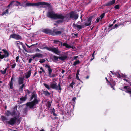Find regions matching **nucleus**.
<instances>
[{"mask_svg":"<svg viewBox=\"0 0 131 131\" xmlns=\"http://www.w3.org/2000/svg\"><path fill=\"white\" fill-rule=\"evenodd\" d=\"M47 16L49 18L54 19H60L56 21L58 24L62 23L65 20L69 19L67 18L66 16H64L62 14H56L52 11L48 12L47 14Z\"/></svg>","mask_w":131,"mask_h":131,"instance_id":"obj_1","label":"nucleus"},{"mask_svg":"<svg viewBox=\"0 0 131 131\" xmlns=\"http://www.w3.org/2000/svg\"><path fill=\"white\" fill-rule=\"evenodd\" d=\"M38 46V47L40 49H45L49 51H51L58 55H60V51L59 50L58 48H55L51 47H48L47 46L44 47L43 46L40 45H39Z\"/></svg>","mask_w":131,"mask_h":131,"instance_id":"obj_2","label":"nucleus"},{"mask_svg":"<svg viewBox=\"0 0 131 131\" xmlns=\"http://www.w3.org/2000/svg\"><path fill=\"white\" fill-rule=\"evenodd\" d=\"M31 100H33L32 102L27 103L26 105L30 108H32L34 107L36 104H38V101L37 99V95L36 94H34L31 96Z\"/></svg>","mask_w":131,"mask_h":131,"instance_id":"obj_3","label":"nucleus"},{"mask_svg":"<svg viewBox=\"0 0 131 131\" xmlns=\"http://www.w3.org/2000/svg\"><path fill=\"white\" fill-rule=\"evenodd\" d=\"M44 5L48 6L50 5L49 3L45 2H39L36 3H30L28 2L26 3V7L27 6H36L37 7L40 6V7H42L41 6Z\"/></svg>","mask_w":131,"mask_h":131,"instance_id":"obj_4","label":"nucleus"},{"mask_svg":"<svg viewBox=\"0 0 131 131\" xmlns=\"http://www.w3.org/2000/svg\"><path fill=\"white\" fill-rule=\"evenodd\" d=\"M66 16L67 18L69 19V20H65L66 21H68L70 19V18H74L75 19H77L78 17V15L76 13H75L73 12H71L69 14V15H67L66 16Z\"/></svg>","mask_w":131,"mask_h":131,"instance_id":"obj_5","label":"nucleus"},{"mask_svg":"<svg viewBox=\"0 0 131 131\" xmlns=\"http://www.w3.org/2000/svg\"><path fill=\"white\" fill-rule=\"evenodd\" d=\"M57 84V83L56 82H53L50 84V87L52 89H54L57 90H60L59 93H60L61 88L60 83H59L58 85Z\"/></svg>","mask_w":131,"mask_h":131,"instance_id":"obj_6","label":"nucleus"},{"mask_svg":"<svg viewBox=\"0 0 131 131\" xmlns=\"http://www.w3.org/2000/svg\"><path fill=\"white\" fill-rule=\"evenodd\" d=\"M45 66L46 68L48 69V76L50 77H54L56 76L54 74H51V73L52 72V70L49 65L47 64H46L45 65Z\"/></svg>","mask_w":131,"mask_h":131,"instance_id":"obj_7","label":"nucleus"},{"mask_svg":"<svg viewBox=\"0 0 131 131\" xmlns=\"http://www.w3.org/2000/svg\"><path fill=\"white\" fill-rule=\"evenodd\" d=\"M16 118H11L9 121L7 122V124L10 125H13L16 123Z\"/></svg>","mask_w":131,"mask_h":131,"instance_id":"obj_8","label":"nucleus"},{"mask_svg":"<svg viewBox=\"0 0 131 131\" xmlns=\"http://www.w3.org/2000/svg\"><path fill=\"white\" fill-rule=\"evenodd\" d=\"M64 30L63 28H61L60 29V31H52V35H60L64 31Z\"/></svg>","mask_w":131,"mask_h":131,"instance_id":"obj_9","label":"nucleus"},{"mask_svg":"<svg viewBox=\"0 0 131 131\" xmlns=\"http://www.w3.org/2000/svg\"><path fill=\"white\" fill-rule=\"evenodd\" d=\"M11 38H14L17 40H18L21 38V36L19 35H17L15 34H12L10 35L9 39Z\"/></svg>","mask_w":131,"mask_h":131,"instance_id":"obj_10","label":"nucleus"},{"mask_svg":"<svg viewBox=\"0 0 131 131\" xmlns=\"http://www.w3.org/2000/svg\"><path fill=\"white\" fill-rule=\"evenodd\" d=\"M5 114L7 116H9L10 115L14 116L15 115V111L12 112L7 110L5 113Z\"/></svg>","mask_w":131,"mask_h":131,"instance_id":"obj_11","label":"nucleus"},{"mask_svg":"<svg viewBox=\"0 0 131 131\" xmlns=\"http://www.w3.org/2000/svg\"><path fill=\"white\" fill-rule=\"evenodd\" d=\"M73 26L75 29H78L79 30L85 27V26L83 25V24H82L81 25L73 24Z\"/></svg>","mask_w":131,"mask_h":131,"instance_id":"obj_12","label":"nucleus"},{"mask_svg":"<svg viewBox=\"0 0 131 131\" xmlns=\"http://www.w3.org/2000/svg\"><path fill=\"white\" fill-rule=\"evenodd\" d=\"M3 51L4 54L3 55H2L1 54H0V58L1 59H3L4 57H7L9 56V53L6 50H5L3 49Z\"/></svg>","mask_w":131,"mask_h":131,"instance_id":"obj_13","label":"nucleus"},{"mask_svg":"<svg viewBox=\"0 0 131 131\" xmlns=\"http://www.w3.org/2000/svg\"><path fill=\"white\" fill-rule=\"evenodd\" d=\"M92 21V18H89L87 20L84 22V24L85 27L86 26L90 25H91V22Z\"/></svg>","mask_w":131,"mask_h":131,"instance_id":"obj_14","label":"nucleus"},{"mask_svg":"<svg viewBox=\"0 0 131 131\" xmlns=\"http://www.w3.org/2000/svg\"><path fill=\"white\" fill-rule=\"evenodd\" d=\"M15 2L17 3L18 4H14V5H15L16 6H18L19 5H20V6H23V7H26V4L25 5V4L26 3V1H24L21 3H20L18 1H16Z\"/></svg>","mask_w":131,"mask_h":131,"instance_id":"obj_15","label":"nucleus"},{"mask_svg":"<svg viewBox=\"0 0 131 131\" xmlns=\"http://www.w3.org/2000/svg\"><path fill=\"white\" fill-rule=\"evenodd\" d=\"M42 32L46 34H49L50 35H52V31L48 29H44L42 30Z\"/></svg>","mask_w":131,"mask_h":131,"instance_id":"obj_16","label":"nucleus"},{"mask_svg":"<svg viewBox=\"0 0 131 131\" xmlns=\"http://www.w3.org/2000/svg\"><path fill=\"white\" fill-rule=\"evenodd\" d=\"M32 56V57L33 59H34L36 57H42L43 56V54L40 53H37L33 55Z\"/></svg>","mask_w":131,"mask_h":131,"instance_id":"obj_17","label":"nucleus"},{"mask_svg":"<svg viewBox=\"0 0 131 131\" xmlns=\"http://www.w3.org/2000/svg\"><path fill=\"white\" fill-rule=\"evenodd\" d=\"M14 78V75H13L10 81L9 82V87L11 89H13V80Z\"/></svg>","mask_w":131,"mask_h":131,"instance_id":"obj_18","label":"nucleus"},{"mask_svg":"<svg viewBox=\"0 0 131 131\" xmlns=\"http://www.w3.org/2000/svg\"><path fill=\"white\" fill-rule=\"evenodd\" d=\"M124 89H126L125 91L126 92L130 94H131V89L129 86H125L124 87Z\"/></svg>","mask_w":131,"mask_h":131,"instance_id":"obj_19","label":"nucleus"},{"mask_svg":"<svg viewBox=\"0 0 131 131\" xmlns=\"http://www.w3.org/2000/svg\"><path fill=\"white\" fill-rule=\"evenodd\" d=\"M18 82L19 85L23 84L24 78L22 77H19L18 79Z\"/></svg>","mask_w":131,"mask_h":131,"instance_id":"obj_20","label":"nucleus"},{"mask_svg":"<svg viewBox=\"0 0 131 131\" xmlns=\"http://www.w3.org/2000/svg\"><path fill=\"white\" fill-rule=\"evenodd\" d=\"M115 0H113L112 1H110L105 4V6H110L114 4L115 2Z\"/></svg>","mask_w":131,"mask_h":131,"instance_id":"obj_21","label":"nucleus"},{"mask_svg":"<svg viewBox=\"0 0 131 131\" xmlns=\"http://www.w3.org/2000/svg\"><path fill=\"white\" fill-rule=\"evenodd\" d=\"M105 13H103L100 17H98L96 19V22H98L99 21L101 20L104 17Z\"/></svg>","mask_w":131,"mask_h":131,"instance_id":"obj_22","label":"nucleus"},{"mask_svg":"<svg viewBox=\"0 0 131 131\" xmlns=\"http://www.w3.org/2000/svg\"><path fill=\"white\" fill-rule=\"evenodd\" d=\"M1 118L4 123H6L7 124V122L8 121H7V118L5 116H1Z\"/></svg>","mask_w":131,"mask_h":131,"instance_id":"obj_23","label":"nucleus"},{"mask_svg":"<svg viewBox=\"0 0 131 131\" xmlns=\"http://www.w3.org/2000/svg\"><path fill=\"white\" fill-rule=\"evenodd\" d=\"M31 73V71L30 70L26 73L25 76L26 78H28L30 77Z\"/></svg>","mask_w":131,"mask_h":131,"instance_id":"obj_24","label":"nucleus"},{"mask_svg":"<svg viewBox=\"0 0 131 131\" xmlns=\"http://www.w3.org/2000/svg\"><path fill=\"white\" fill-rule=\"evenodd\" d=\"M58 59H59V57L54 56H53L52 60L54 62H56L58 61Z\"/></svg>","mask_w":131,"mask_h":131,"instance_id":"obj_25","label":"nucleus"},{"mask_svg":"<svg viewBox=\"0 0 131 131\" xmlns=\"http://www.w3.org/2000/svg\"><path fill=\"white\" fill-rule=\"evenodd\" d=\"M67 58V56H63L61 57H59V59L62 61H63L66 60Z\"/></svg>","mask_w":131,"mask_h":131,"instance_id":"obj_26","label":"nucleus"},{"mask_svg":"<svg viewBox=\"0 0 131 131\" xmlns=\"http://www.w3.org/2000/svg\"><path fill=\"white\" fill-rule=\"evenodd\" d=\"M43 93L46 96H48L50 94L48 91H43Z\"/></svg>","mask_w":131,"mask_h":131,"instance_id":"obj_27","label":"nucleus"},{"mask_svg":"<svg viewBox=\"0 0 131 131\" xmlns=\"http://www.w3.org/2000/svg\"><path fill=\"white\" fill-rule=\"evenodd\" d=\"M24 86L25 84H22L21 86H19V91L21 92H22L23 91V88L24 87Z\"/></svg>","mask_w":131,"mask_h":131,"instance_id":"obj_28","label":"nucleus"},{"mask_svg":"<svg viewBox=\"0 0 131 131\" xmlns=\"http://www.w3.org/2000/svg\"><path fill=\"white\" fill-rule=\"evenodd\" d=\"M80 63V62L79 60H77L75 61L74 62L73 64L74 66H75L79 64Z\"/></svg>","mask_w":131,"mask_h":131,"instance_id":"obj_29","label":"nucleus"},{"mask_svg":"<svg viewBox=\"0 0 131 131\" xmlns=\"http://www.w3.org/2000/svg\"><path fill=\"white\" fill-rule=\"evenodd\" d=\"M51 101H49L47 102V106L48 108L50 107L51 106Z\"/></svg>","mask_w":131,"mask_h":131,"instance_id":"obj_30","label":"nucleus"},{"mask_svg":"<svg viewBox=\"0 0 131 131\" xmlns=\"http://www.w3.org/2000/svg\"><path fill=\"white\" fill-rule=\"evenodd\" d=\"M62 45L63 46H65L67 48H69L70 47V45L68 44L67 43H63Z\"/></svg>","mask_w":131,"mask_h":131,"instance_id":"obj_31","label":"nucleus"},{"mask_svg":"<svg viewBox=\"0 0 131 131\" xmlns=\"http://www.w3.org/2000/svg\"><path fill=\"white\" fill-rule=\"evenodd\" d=\"M43 84L46 88H47L48 90L50 89V86L49 85L45 83H43Z\"/></svg>","mask_w":131,"mask_h":131,"instance_id":"obj_32","label":"nucleus"},{"mask_svg":"<svg viewBox=\"0 0 131 131\" xmlns=\"http://www.w3.org/2000/svg\"><path fill=\"white\" fill-rule=\"evenodd\" d=\"M113 74H118V75H119V77L120 78H121V76L120 75L119 73L118 72H116L115 73H114L112 71H110Z\"/></svg>","mask_w":131,"mask_h":131,"instance_id":"obj_33","label":"nucleus"},{"mask_svg":"<svg viewBox=\"0 0 131 131\" xmlns=\"http://www.w3.org/2000/svg\"><path fill=\"white\" fill-rule=\"evenodd\" d=\"M8 9H6L5 11H4L2 14V15H4L6 14H7L8 13Z\"/></svg>","mask_w":131,"mask_h":131,"instance_id":"obj_34","label":"nucleus"},{"mask_svg":"<svg viewBox=\"0 0 131 131\" xmlns=\"http://www.w3.org/2000/svg\"><path fill=\"white\" fill-rule=\"evenodd\" d=\"M15 2V1H12L11 3L9 4L7 6V7H9L10 6L12 5H13V4Z\"/></svg>","mask_w":131,"mask_h":131,"instance_id":"obj_35","label":"nucleus"},{"mask_svg":"<svg viewBox=\"0 0 131 131\" xmlns=\"http://www.w3.org/2000/svg\"><path fill=\"white\" fill-rule=\"evenodd\" d=\"M7 70V68H6L5 69L4 71L1 70V72L3 74H4L6 73Z\"/></svg>","mask_w":131,"mask_h":131,"instance_id":"obj_36","label":"nucleus"},{"mask_svg":"<svg viewBox=\"0 0 131 131\" xmlns=\"http://www.w3.org/2000/svg\"><path fill=\"white\" fill-rule=\"evenodd\" d=\"M46 61V60L44 59H42L40 60L39 62L40 63H42Z\"/></svg>","mask_w":131,"mask_h":131,"instance_id":"obj_37","label":"nucleus"},{"mask_svg":"<svg viewBox=\"0 0 131 131\" xmlns=\"http://www.w3.org/2000/svg\"><path fill=\"white\" fill-rule=\"evenodd\" d=\"M26 98L25 97H21L20 98V101H22V102H24V101H25L26 100Z\"/></svg>","mask_w":131,"mask_h":131,"instance_id":"obj_38","label":"nucleus"},{"mask_svg":"<svg viewBox=\"0 0 131 131\" xmlns=\"http://www.w3.org/2000/svg\"><path fill=\"white\" fill-rule=\"evenodd\" d=\"M74 84L75 83L74 82H72L70 84V86L72 88H73V85H74Z\"/></svg>","mask_w":131,"mask_h":131,"instance_id":"obj_39","label":"nucleus"},{"mask_svg":"<svg viewBox=\"0 0 131 131\" xmlns=\"http://www.w3.org/2000/svg\"><path fill=\"white\" fill-rule=\"evenodd\" d=\"M16 64L15 63H14V64L11 65V67L13 69L15 68L16 66Z\"/></svg>","mask_w":131,"mask_h":131,"instance_id":"obj_40","label":"nucleus"},{"mask_svg":"<svg viewBox=\"0 0 131 131\" xmlns=\"http://www.w3.org/2000/svg\"><path fill=\"white\" fill-rule=\"evenodd\" d=\"M59 42H60V41L59 40H53V43H57Z\"/></svg>","mask_w":131,"mask_h":131,"instance_id":"obj_41","label":"nucleus"},{"mask_svg":"<svg viewBox=\"0 0 131 131\" xmlns=\"http://www.w3.org/2000/svg\"><path fill=\"white\" fill-rule=\"evenodd\" d=\"M114 8L116 9H118L119 8V6L118 5H116L114 7Z\"/></svg>","mask_w":131,"mask_h":131,"instance_id":"obj_42","label":"nucleus"},{"mask_svg":"<svg viewBox=\"0 0 131 131\" xmlns=\"http://www.w3.org/2000/svg\"><path fill=\"white\" fill-rule=\"evenodd\" d=\"M120 26V25L119 24H115V26H114V27L112 29H113L114 28H116L118 26Z\"/></svg>","mask_w":131,"mask_h":131,"instance_id":"obj_43","label":"nucleus"},{"mask_svg":"<svg viewBox=\"0 0 131 131\" xmlns=\"http://www.w3.org/2000/svg\"><path fill=\"white\" fill-rule=\"evenodd\" d=\"M79 71H80L79 70H77V73L76 74V76H78V75H79Z\"/></svg>","mask_w":131,"mask_h":131,"instance_id":"obj_44","label":"nucleus"},{"mask_svg":"<svg viewBox=\"0 0 131 131\" xmlns=\"http://www.w3.org/2000/svg\"><path fill=\"white\" fill-rule=\"evenodd\" d=\"M19 59V57L18 56H17L16 57V61L17 62H18V60Z\"/></svg>","mask_w":131,"mask_h":131,"instance_id":"obj_45","label":"nucleus"},{"mask_svg":"<svg viewBox=\"0 0 131 131\" xmlns=\"http://www.w3.org/2000/svg\"><path fill=\"white\" fill-rule=\"evenodd\" d=\"M40 50L38 48H37L35 50L36 52H40Z\"/></svg>","mask_w":131,"mask_h":131,"instance_id":"obj_46","label":"nucleus"},{"mask_svg":"<svg viewBox=\"0 0 131 131\" xmlns=\"http://www.w3.org/2000/svg\"><path fill=\"white\" fill-rule=\"evenodd\" d=\"M76 78L78 80H79V81H81V80L79 79V78L78 75V76H76Z\"/></svg>","mask_w":131,"mask_h":131,"instance_id":"obj_47","label":"nucleus"},{"mask_svg":"<svg viewBox=\"0 0 131 131\" xmlns=\"http://www.w3.org/2000/svg\"><path fill=\"white\" fill-rule=\"evenodd\" d=\"M40 70H41L43 72H44V73L45 72V70L43 69V68L42 67L40 68Z\"/></svg>","mask_w":131,"mask_h":131,"instance_id":"obj_48","label":"nucleus"},{"mask_svg":"<svg viewBox=\"0 0 131 131\" xmlns=\"http://www.w3.org/2000/svg\"><path fill=\"white\" fill-rule=\"evenodd\" d=\"M32 60V59H31V58L29 59V61H28L29 62V63H30L31 62Z\"/></svg>","mask_w":131,"mask_h":131,"instance_id":"obj_49","label":"nucleus"},{"mask_svg":"<svg viewBox=\"0 0 131 131\" xmlns=\"http://www.w3.org/2000/svg\"><path fill=\"white\" fill-rule=\"evenodd\" d=\"M25 44L27 46V47H28L29 48H30L32 46L34 45H31V46H29L28 45H27L26 43H25Z\"/></svg>","mask_w":131,"mask_h":131,"instance_id":"obj_50","label":"nucleus"},{"mask_svg":"<svg viewBox=\"0 0 131 131\" xmlns=\"http://www.w3.org/2000/svg\"><path fill=\"white\" fill-rule=\"evenodd\" d=\"M110 86H111V87L114 90L115 89L114 88V86L112 85L111 84H110Z\"/></svg>","mask_w":131,"mask_h":131,"instance_id":"obj_51","label":"nucleus"},{"mask_svg":"<svg viewBox=\"0 0 131 131\" xmlns=\"http://www.w3.org/2000/svg\"><path fill=\"white\" fill-rule=\"evenodd\" d=\"M37 131H45L43 129H42L40 131L37 128Z\"/></svg>","mask_w":131,"mask_h":131,"instance_id":"obj_52","label":"nucleus"},{"mask_svg":"<svg viewBox=\"0 0 131 131\" xmlns=\"http://www.w3.org/2000/svg\"><path fill=\"white\" fill-rule=\"evenodd\" d=\"M76 98L75 97L73 98L72 99V101H73L74 102L75 101V100H76Z\"/></svg>","mask_w":131,"mask_h":131,"instance_id":"obj_53","label":"nucleus"},{"mask_svg":"<svg viewBox=\"0 0 131 131\" xmlns=\"http://www.w3.org/2000/svg\"><path fill=\"white\" fill-rule=\"evenodd\" d=\"M54 128H51V130L50 131H54V130L55 129Z\"/></svg>","mask_w":131,"mask_h":131,"instance_id":"obj_54","label":"nucleus"},{"mask_svg":"<svg viewBox=\"0 0 131 131\" xmlns=\"http://www.w3.org/2000/svg\"><path fill=\"white\" fill-rule=\"evenodd\" d=\"M70 48H72L73 49H74L75 48V47H73V46H70Z\"/></svg>","mask_w":131,"mask_h":131,"instance_id":"obj_55","label":"nucleus"},{"mask_svg":"<svg viewBox=\"0 0 131 131\" xmlns=\"http://www.w3.org/2000/svg\"><path fill=\"white\" fill-rule=\"evenodd\" d=\"M16 43L17 44H19L20 42L18 41H16Z\"/></svg>","mask_w":131,"mask_h":131,"instance_id":"obj_56","label":"nucleus"},{"mask_svg":"<svg viewBox=\"0 0 131 131\" xmlns=\"http://www.w3.org/2000/svg\"><path fill=\"white\" fill-rule=\"evenodd\" d=\"M55 112V110L54 109H53V110H52V113H54Z\"/></svg>","mask_w":131,"mask_h":131,"instance_id":"obj_57","label":"nucleus"},{"mask_svg":"<svg viewBox=\"0 0 131 131\" xmlns=\"http://www.w3.org/2000/svg\"><path fill=\"white\" fill-rule=\"evenodd\" d=\"M82 15H81V17H80V18L81 19V21H82Z\"/></svg>","mask_w":131,"mask_h":131,"instance_id":"obj_58","label":"nucleus"},{"mask_svg":"<svg viewBox=\"0 0 131 131\" xmlns=\"http://www.w3.org/2000/svg\"><path fill=\"white\" fill-rule=\"evenodd\" d=\"M113 24H112L111 25H110L109 26V27H111L112 26H113Z\"/></svg>","mask_w":131,"mask_h":131,"instance_id":"obj_59","label":"nucleus"},{"mask_svg":"<svg viewBox=\"0 0 131 131\" xmlns=\"http://www.w3.org/2000/svg\"><path fill=\"white\" fill-rule=\"evenodd\" d=\"M105 79H106V81H107V82H109V83H110V82L108 81V79H107V78L106 77V78H105Z\"/></svg>","mask_w":131,"mask_h":131,"instance_id":"obj_60","label":"nucleus"},{"mask_svg":"<svg viewBox=\"0 0 131 131\" xmlns=\"http://www.w3.org/2000/svg\"><path fill=\"white\" fill-rule=\"evenodd\" d=\"M53 115L54 116H57V115H56V114H55V113H53Z\"/></svg>","mask_w":131,"mask_h":131,"instance_id":"obj_61","label":"nucleus"},{"mask_svg":"<svg viewBox=\"0 0 131 131\" xmlns=\"http://www.w3.org/2000/svg\"><path fill=\"white\" fill-rule=\"evenodd\" d=\"M18 4V3H16V2H15L13 4V5L14 6H15V5H14V4Z\"/></svg>","mask_w":131,"mask_h":131,"instance_id":"obj_62","label":"nucleus"},{"mask_svg":"<svg viewBox=\"0 0 131 131\" xmlns=\"http://www.w3.org/2000/svg\"><path fill=\"white\" fill-rule=\"evenodd\" d=\"M74 35L76 36H77L78 35V34H74Z\"/></svg>","mask_w":131,"mask_h":131,"instance_id":"obj_63","label":"nucleus"},{"mask_svg":"<svg viewBox=\"0 0 131 131\" xmlns=\"http://www.w3.org/2000/svg\"><path fill=\"white\" fill-rule=\"evenodd\" d=\"M64 71L63 70H62V72H61L62 73H64Z\"/></svg>","mask_w":131,"mask_h":131,"instance_id":"obj_64","label":"nucleus"}]
</instances>
